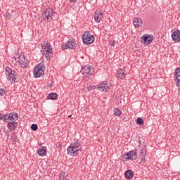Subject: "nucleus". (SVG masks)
Instances as JSON below:
<instances>
[{"label":"nucleus","mask_w":180,"mask_h":180,"mask_svg":"<svg viewBox=\"0 0 180 180\" xmlns=\"http://www.w3.org/2000/svg\"><path fill=\"white\" fill-rule=\"evenodd\" d=\"M46 70V67H44V61L41 62L34 68V75L35 78H40L44 75V71Z\"/></svg>","instance_id":"1"},{"label":"nucleus","mask_w":180,"mask_h":180,"mask_svg":"<svg viewBox=\"0 0 180 180\" xmlns=\"http://www.w3.org/2000/svg\"><path fill=\"white\" fill-rule=\"evenodd\" d=\"M82 40L84 44H92L95 41V37L94 35H91L89 32L86 31L82 36Z\"/></svg>","instance_id":"2"},{"label":"nucleus","mask_w":180,"mask_h":180,"mask_svg":"<svg viewBox=\"0 0 180 180\" xmlns=\"http://www.w3.org/2000/svg\"><path fill=\"white\" fill-rule=\"evenodd\" d=\"M54 10L53 8H47L43 13L42 18L47 22H51L53 20V16H54Z\"/></svg>","instance_id":"3"},{"label":"nucleus","mask_w":180,"mask_h":180,"mask_svg":"<svg viewBox=\"0 0 180 180\" xmlns=\"http://www.w3.org/2000/svg\"><path fill=\"white\" fill-rule=\"evenodd\" d=\"M19 119V116L16 112H11L9 114L4 115V121L5 123H9V122H16Z\"/></svg>","instance_id":"4"},{"label":"nucleus","mask_w":180,"mask_h":180,"mask_svg":"<svg viewBox=\"0 0 180 180\" xmlns=\"http://www.w3.org/2000/svg\"><path fill=\"white\" fill-rule=\"evenodd\" d=\"M154 40V37L153 35L144 34L141 37V41L146 46L151 44Z\"/></svg>","instance_id":"5"},{"label":"nucleus","mask_w":180,"mask_h":180,"mask_svg":"<svg viewBox=\"0 0 180 180\" xmlns=\"http://www.w3.org/2000/svg\"><path fill=\"white\" fill-rule=\"evenodd\" d=\"M124 157H125V160H131V161L137 160V149L129 151L124 155Z\"/></svg>","instance_id":"6"},{"label":"nucleus","mask_w":180,"mask_h":180,"mask_svg":"<svg viewBox=\"0 0 180 180\" xmlns=\"http://www.w3.org/2000/svg\"><path fill=\"white\" fill-rule=\"evenodd\" d=\"M80 153H81V149H79L78 148H75L72 146L68 148V154H69V155L77 157V155H78V154H79Z\"/></svg>","instance_id":"7"},{"label":"nucleus","mask_w":180,"mask_h":180,"mask_svg":"<svg viewBox=\"0 0 180 180\" xmlns=\"http://www.w3.org/2000/svg\"><path fill=\"white\" fill-rule=\"evenodd\" d=\"M81 72L82 74H87V75H92L94 74V67L89 65L82 66Z\"/></svg>","instance_id":"8"},{"label":"nucleus","mask_w":180,"mask_h":180,"mask_svg":"<svg viewBox=\"0 0 180 180\" xmlns=\"http://www.w3.org/2000/svg\"><path fill=\"white\" fill-rule=\"evenodd\" d=\"M107 85L108 83H106V82H103L99 86H97V89L101 91V92H108L110 88Z\"/></svg>","instance_id":"9"},{"label":"nucleus","mask_w":180,"mask_h":180,"mask_svg":"<svg viewBox=\"0 0 180 180\" xmlns=\"http://www.w3.org/2000/svg\"><path fill=\"white\" fill-rule=\"evenodd\" d=\"M172 39L174 43H179L180 41V30H176L172 34Z\"/></svg>","instance_id":"10"},{"label":"nucleus","mask_w":180,"mask_h":180,"mask_svg":"<svg viewBox=\"0 0 180 180\" xmlns=\"http://www.w3.org/2000/svg\"><path fill=\"white\" fill-rule=\"evenodd\" d=\"M174 75L176 86H180V68H176Z\"/></svg>","instance_id":"11"},{"label":"nucleus","mask_w":180,"mask_h":180,"mask_svg":"<svg viewBox=\"0 0 180 180\" xmlns=\"http://www.w3.org/2000/svg\"><path fill=\"white\" fill-rule=\"evenodd\" d=\"M38 155H40L41 157H44L47 154V148L46 146H41L38 151H37Z\"/></svg>","instance_id":"12"},{"label":"nucleus","mask_w":180,"mask_h":180,"mask_svg":"<svg viewBox=\"0 0 180 180\" xmlns=\"http://www.w3.org/2000/svg\"><path fill=\"white\" fill-rule=\"evenodd\" d=\"M7 127L10 131L15 130V129H18V122H8L7 124Z\"/></svg>","instance_id":"13"},{"label":"nucleus","mask_w":180,"mask_h":180,"mask_svg":"<svg viewBox=\"0 0 180 180\" xmlns=\"http://www.w3.org/2000/svg\"><path fill=\"white\" fill-rule=\"evenodd\" d=\"M133 25L135 27H141L143 25V20L141 18H134L133 20Z\"/></svg>","instance_id":"14"},{"label":"nucleus","mask_w":180,"mask_h":180,"mask_svg":"<svg viewBox=\"0 0 180 180\" xmlns=\"http://www.w3.org/2000/svg\"><path fill=\"white\" fill-rule=\"evenodd\" d=\"M102 18H103V14L102 13L96 12L94 14V20H96V23H99L101 20H102Z\"/></svg>","instance_id":"15"},{"label":"nucleus","mask_w":180,"mask_h":180,"mask_svg":"<svg viewBox=\"0 0 180 180\" xmlns=\"http://www.w3.org/2000/svg\"><path fill=\"white\" fill-rule=\"evenodd\" d=\"M146 155H147V150L146 148L141 149L140 153H139V158H140L141 161H144V160H146V159H144Z\"/></svg>","instance_id":"16"},{"label":"nucleus","mask_w":180,"mask_h":180,"mask_svg":"<svg viewBox=\"0 0 180 180\" xmlns=\"http://www.w3.org/2000/svg\"><path fill=\"white\" fill-rule=\"evenodd\" d=\"M126 70H123L122 69H120L117 71V78H120V79H124V75H126Z\"/></svg>","instance_id":"17"},{"label":"nucleus","mask_w":180,"mask_h":180,"mask_svg":"<svg viewBox=\"0 0 180 180\" xmlns=\"http://www.w3.org/2000/svg\"><path fill=\"white\" fill-rule=\"evenodd\" d=\"M134 176V173H133V171L131 169H128L125 172V178H127V179H131Z\"/></svg>","instance_id":"18"},{"label":"nucleus","mask_w":180,"mask_h":180,"mask_svg":"<svg viewBox=\"0 0 180 180\" xmlns=\"http://www.w3.org/2000/svg\"><path fill=\"white\" fill-rule=\"evenodd\" d=\"M41 53H42V56L46 58V60H50L51 58L52 53L49 51H44V50L41 51Z\"/></svg>","instance_id":"19"},{"label":"nucleus","mask_w":180,"mask_h":180,"mask_svg":"<svg viewBox=\"0 0 180 180\" xmlns=\"http://www.w3.org/2000/svg\"><path fill=\"white\" fill-rule=\"evenodd\" d=\"M57 94L56 93H50L47 98L48 99H51L52 101H56V99H57Z\"/></svg>","instance_id":"20"},{"label":"nucleus","mask_w":180,"mask_h":180,"mask_svg":"<svg viewBox=\"0 0 180 180\" xmlns=\"http://www.w3.org/2000/svg\"><path fill=\"white\" fill-rule=\"evenodd\" d=\"M43 49L44 51H49V53H53V48H51V45L50 44H47L46 46Z\"/></svg>","instance_id":"21"},{"label":"nucleus","mask_w":180,"mask_h":180,"mask_svg":"<svg viewBox=\"0 0 180 180\" xmlns=\"http://www.w3.org/2000/svg\"><path fill=\"white\" fill-rule=\"evenodd\" d=\"M72 147H75L76 148H79V150H81V141H77L75 142H74L72 145Z\"/></svg>","instance_id":"22"},{"label":"nucleus","mask_w":180,"mask_h":180,"mask_svg":"<svg viewBox=\"0 0 180 180\" xmlns=\"http://www.w3.org/2000/svg\"><path fill=\"white\" fill-rule=\"evenodd\" d=\"M136 124L139 126H143V124H144V120H143L141 117L137 118Z\"/></svg>","instance_id":"23"},{"label":"nucleus","mask_w":180,"mask_h":180,"mask_svg":"<svg viewBox=\"0 0 180 180\" xmlns=\"http://www.w3.org/2000/svg\"><path fill=\"white\" fill-rule=\"evenodd\" d=\"M114 115L115 116H120L122 115V111L119 108L114 109Z\"/></svg>","instance_id":"24"},{"label":"nucleus","mask_w":180,"mask_h":180,"mask_svg":"<svg viewBox=\"0 0 180 180\" xmlns=\"http://www.w3.org/2000/svg\"><path fill=\"white\" fill-rule=\"evenodd\" d=\"M39 127L37 126V124H32L31 125V130H32V131H37Z\"/></svg>","instance_id":"25"},{"label":"nucleus","mask_w":180,"mask_h":180,"mask_svg":"<svg viewBox=\"0 0 180 180\" xmlns=\"http://www.w3.org/2000/svg\"><path fill=\"white\" fill-rule=\"evenodd\" d=\"M94 89H98V86H88V91H92Z\"/></svg>","instance_id":"26"},{"label":"nucleus","mask_w":180,"mask_h":180,"mask_svg":"<svg viewBox=\"0 0 180 180\" xmlns=\"http://www.w3.org/2000/svg\"><path fill=\"white\" fill-rule=\"evenodd\" d=\"M72 43H70V44H72L70 49H75V47H77V43H75V41H72L71 40Z\"/></svg>","instance_id":"27"},{"label":"nucleus","mask_w":180,"mask_h":180,"mask_svg":"<svg viewBox=\"0 0 180 180\" xmlns=\"http://www.w3.org/2000/svg\"><path fill=\"white\" fill-rule=\"evenodd\" d=\"M9 74L13 77H18V72H16L15 70H11Z\"/></svg>","instance_id":"28"},{"label":"nucleus","mask_w":180,"mask_h":180,"mask_svg":"<svg viewBox=\"0 0 180 180\" xmlns=\"http://www.w3.org/2000/svg\"><path fill=\"white\" fill-rule=\"evenodd\" d=\"M63 50H67V49H70V45H68V43L63 44Z\"/></svg>","instance_id":"29"},{"label":"nucleus","mask_w":180,"mask_h":180,"mask_svg":"<svg viewBox=\"0 0 180 180\" xmlns=\"http://www.w3.org/2000/svg\"><path fill=\"white\" fill-rule=\"evenodd\" d=\"M12 78H13V76H12V75H11L10 73H8L7 75V79L8 81H12Z\"/></svg>","instance_id":"30"},{"label":"nucleus","mask_w":180,"mask_h":180,"mask_svg":"<svg viewBox=\"0 0 180 180\" xmlns=\"http://www.w3.org/2000/svg\"><path fill=\"white\" fill-rule=\"evenodd\" d=\"M5 95V90L4 89H0V96H4Z\"/></svg>","instance_id":"31"},{"label":"nucleus","mask_w":180,"mask_h":180,"mask_svg":"<svg viewBox=\"0 0 180 180\" xmlns=\"http://www.w3.org/2000/svg\"><path fill=\"white\" fill-rule=\"evenodd\" d=\"M11 70H12V69H11L10 68H8V67L6 68V71L7 72H8V74L11 73Z\"/></svg>","instance_id":"32"},{"label":"nucleus","mask_w":180,"mask_h":180,"mask_svg":"<svg viewBox=\"0 0 180 180\" xmlns=\"http://www.w3.org/2000/svg\"><path fill=\"white\" fill-rule=\"evenodd\" d=\"M4 116H5V115L0 113V120H3L4 121Z\"/></svg>","instance_id":"33"},{"label":"nucleus","mask_w":180,"mask_h":180,"mask_svg":"<svg viewBox=\"0 0 180 180\" xmlns=\"http://www.w3.org/2000/svg\"><path fill=\"white\" fill-rule=\"evenodd\" d=\"M6 18H8V19H11V13H6Z\"/></svg>","instance_id":"34"},{"label":"nucleus","mask_w":180,"mask_h":180,"mask_svg":"<svg viewBox=\"0 0 180 180\" xmlns=\"http://www.w3.org/2000/svg\"><path fill=\"white\" fill-rule=\"evenodd\" d=\"M18 79V78H16V77H13L12 78V82H16V80Z\"/></svg>","instance_id":"35"},{"label":"nucleus","mask_w":180,"mask_h":180,"mask_svg":"<svg viewBox=\"0 0 180 180\" xmlns=\"http://www.w3.org/2000/svg\"><path fill=\"white\" fill-rule=\"evenodd\" d=\"M72 41L71 40H69V41H68V44L69 46V47L71 49V46H72Z\"/></svg>","instance_id":"36"},{"label":"nucleus","mask_w":180,"mask_h":180,"mask_svg":"<svg viewBox=\"0 0 180 180\" xmlns=\"http://www.w3.org/2000/svg\"><path fill=\"white\" fill-rule=\"evenodd\" d=\"M64 175H65V172H63V174L60 175V178H64Z\"/></svg>","instance_id":"37"},{"label":"nucleus","mask_w":180,"mask_h":180,"mask_svg":"<svg viewBox=\"0 0 180 180\" xmlns=\"http://www.w3.org/2000/svg\"><path fill=\"white\" fill-rule=\"evenodd\" d=\"M70 2H73V3H75V2H77L78 0H69Z\"/></svg>","instance_id":"38"}]
</instances>
